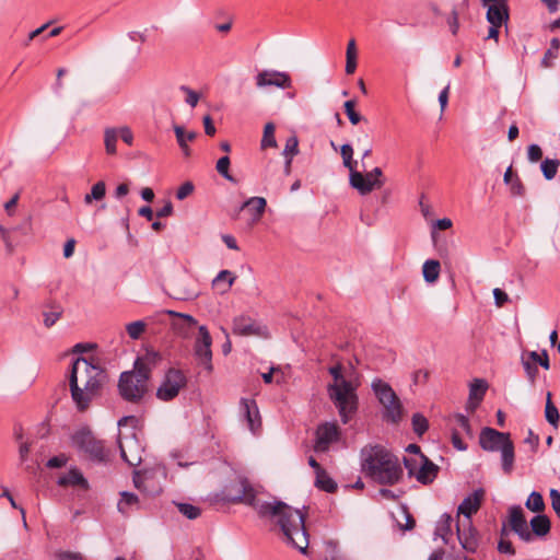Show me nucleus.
Here are the masks:
<instances>
[{
	"label": "nucleus",
	"instance_id": "1",
	"mask_svg": "<svg viewBox=\"0 0 560 560\" xmlns=\"http://www.w3.org/2000/svg\"><path fill=\"white\" fill-rule=\"evenodd\" d=\"M224 499L233 503L254 506L261 516H277L287 541L300 552L306 553L308 535L305 529L304 515L299 510H293L281 501L260 502L256 499V492L246 479H240L236 483L231 485Z\"/></svg>",
	"mask_w": 560,
	"mask_h": 560
},
{
	"label": "nucleus",
	"instance_id": "2",
	"mask_svg": "<svg viewBox=\"0 0 560 560\" xmlns=\"http://www.w3.org/2000/svg\"><path fill=\"white\" fill-rule=\"evenodd\" d=\"M106 378L105 371L89 360L79 357L73 361L69 386L72 400L79 410L83 411L89 407L92 399L100 394Z\"/></svg>",
	"mask_w": 560,
	"mask_h": 560
},
{
	"label": "nucleus",
	"instance_id": "3",
	"mask_svg": "<svg viewBox=\"0 0 560 560\" xmlns=\"http://www.w3.org/2000/svg\"><path fill=\"white\" fill-rule=\"evenodd\" d=\"M362 472L373 481L396 485L402 477V468L394 454L380 444H368L360 452Z\"/></svg>",
	"mask_w": 560,
	"mask_h": 560
},
{
	"label": "nucleus",
	"instance_id": "4",
	"mask_svg": "<svg viewBox=\"0 0 560 560\" xmlns=\"http://www.w3.org/2000/svg\"><path fill=\"white\" fill-rule=\"evenodd\" d=\"M150 366L141 360H136L133 371L122 372L118 382L120 396L130 402L140 401L148 390Z\"/></svg>",
	"mask_w": 560,
	"mask_h": 560
},
{
	"label": "nucleus",
	"instance_id": "5",
	"mask_svg": "<svg viewBox=\"0 0 560 560\" xmlns=\"http://www.w3.org/2000/svg\"><path fill=\"white\" fill-rule=\"evenodd\" d=\"M327 393L340 415L341 421L348 423L358 408V396L352 382L328 385Z\"/></svg>",
	"mask_w": 560,
	"mask_h": 560
},
{
	"label": "nucleus",
	"instance_id": "6",
	"mask_svg": "<svg viewBox=\"0 0 560 560\" xmlns=\"http://www.w3.org/2000/svg\"><path fill=\"white\" fill-rule=\"evenodd\" d=\"M186 385L187 377L184 372L175 368H170L156 389V397L162 401L173 400Z\"/></svg>",
	"mask_w": 560,
	"mask_h": 560
},
{
	"label": "nucleus",
	"instance_id": "7",
	"mask_svg": "<svg viewBox=\"0 0 560 560\" xmlns=\"http://www.w3.org/2000/svg\"><path fill=\"white\" fill-rule=\"evenodd\" d=\"M212 337L203 325L198 327V335L194 345V354L199 365H202L208 373L213 370L212 365Z\"/></svg>",
	"mask_w": 560,
	"mask_h": 560
},
{
	"label": "nucleus",
	"instance_id": "8",
	"mask_svg": "<svg viewBox=\"0 0 560 560\" xmlns=\"http://www.w3.org/2000/svg\"><path fill=\"white\" fill-rule=\"evenodd\" d=\"M118 446L121 458L129 466H138L142 462L143 447L133 431L127 434H120L118 438Z\"/></svg>",
	"mask_w": 560,
	"mask_h": 560
},
{
	"label": "nucleus",
	"instance_id": "9",
	"mask_svg": "<svg viewBox=\"0 0 560 560\" xmlns=\"http://www.w3.org/2000/svg\"><path fill=\"white\" fill-rule=\"evenodd\" d=\"M72 442L77 447L88 453L91 458L97 462L105 460L106 453L102 442L97 441L89 430L82 429L75 432Z\"/></svg>",
	"mask_w": 560,
	"mask_h": 560
},
{
	"label": "nucleus",
	"instance_id": "10",
	"mask_svg": "<svg viewBox=\"0 0 560 560\" xmlns=\"http://www.w3.org/2000/svg\"><path fill=\"white\" fill-rule=\"evenodd\" d=\"M509 525L521 540L529 542L533 540V533L528 528L523 509L520 505H513L509 509Z\"/></svg>",
	"mask_w": 560,
	"mask_h": 560
},
{
	"label": "nucleus",
	"instance_id": "11",
	"mask_svg": "<svg viewBox=\"0 0 560 560\" xmlns=\"http://www.w3.org/2000/svg\"><path fill=\"white\" fill-rule=\"evenodd\" d=\"M170 316L175 317L172 322V328L177 336L184 339H188L192 336L195 329H198L199 325L195 317L191 315L175 312L172 310L165 311Z\"/></svg>",
	"mask_w": 560,
	"mask_h": 560
},
{
	"label": "nucleus",
	"instance_id": "12",
	"mask_svg": "<svg viewBox=\"0 0 560 560\" xmlns=\"http://www.w3.org/2000/svg\"><path fill=\"white\" fill-rule=\"evenodd\" d=\"M256 86L264 89L267 86H277L280 89H288L291 86V79L285 72L276 70H262L256 78Z\"/></svg>",
	"mask_w": 560,
	"mask_h": 560
},
{
	"label": "nucleus",
	"instance_id": "13",
	"mask_svg": "<svg viewBox=\"0 0 560 560\" xmlns=\"http://www.w3.org/2000/svg\"><path fill=\"white\" fill-rule=\"evenodd\" d=\"M233 332L240 336L268 337L267 328L256 323L250 317L241 315L233 320Z\"/></svg>",
	"mask_w": 560,
	"mask_h": 560
},
{
	"label": "nucleus",
	"instance_id": "14",
	"mask_svg": "<svg viewBox=\"0 0 560 560\" xmlns=\"http://www.w3.org/2000/svg\"><path fill=\"white\" fill-rule=\"evenodd\" d=\"M508 440H510V433L500 432L488 427L481 430L479 436L480 446L488 452L501 450Z\"/></svg>",
	"mask_w": 560,
	"mask_h": 560
},
{
	"label": "nucleus",
	"instance_id": "15",
	"mask_svg": "<svg viewBox=\"0 0 560 560\" xmlns=\"http://www.w3.org/2000/svg\"><path fill=\"white\" fill-rule=\"evenodd\" d=\"M343 166L349 170V184L352 188H362V172L357 170L358 162L353 160V149L350 144L340 148Z\"/></svg>",
	"mask_w": 560,
	"mask_h": 560
},
{
	"label": "nucleus",
	"instance_id": "16",
	"mask_svg": "<svg viewBox=\"0 0 560 560\" xmlns=\"http://www.w3.org/2000/svg\"><path fill=\"white\" fill-rule=\"evenodd\" d=\"M339 428L336 422H326L316 432V452H326L332 442L339 439Z\"/></svg>",
	"mask_w": 560,
	"mask_h": 560
},
{
	"label": "nucleus",
	"instance_id": "17",
	"mask_svg": "<svg viewBox=\"0 0 560 560\" xmlns=\"http://www.w3.org/2000/svg\"><path fill=\"white\" fill-rule=\"evenodd\" d=\"M487 7L486 19L490 25L502 26L509 20V8L506 3L497 0H480Z\"/></svg>",
	"mask_w": 560,
	"mask_h": 560
},
{
	"label": "nucleus",
	"instance_id": "18",
	"mask_svg": "<svg viewBox=\"0 0 560 560\" xmlns=\"http://www.w3.org/2000/svg\"><path fill=\"white\" fill-rule=\"evenodd\" d=\"M383 171L381 167H374L372 171L366 174L362 173L363 186L362 188H354L360 195L365 196L373 191L374 189H378L384 185Z\"/></svg>",
	"mask_w": 560,
	"mask_h": 560
},
{
	"label": "nucleus",
	"instance_id": "19",
	"mask_svg": "<svg viewBox=\"0 0 560 560\" xmlns=\"http://www.w3.org/2000/svg\"><path fill=\"white\" fill-rule=\"evenodd\" d=\"M470 525V523H468ZM457 529V538L462 546V548L467 552H476L478 548V533L477 530L468 526V529H460L459 525L456 526Z\"/></svg>",
	"mask_w": 560,
	"mask_h": 560
},
{
	"label": "nucleus",
	"instance_id": "20",
	"mask_svg": "<svg viewBox=\"0 0 560 560\" xmlns=\"http://www.w3.org/2000/svg\"><path fill=\"white\" fill-rule=\"evenodd\" d=\"M483 497L482 490H476L471 495L465 498L458 506V513L463 514L470 523V516L476 513L481 504Z\"/></svg>",
	"mask_w": 560,
	"mask_h": 560
},
{
	"label": "nucleus",
	"instance_id": "21",
	"mask_svg": "<svg viewBox=\"0 0 560 560\" xmlns=\"http://www.w3.org/2000/svg\"><path fill=\"white\" fill-rule=\"evenodd\" d=\"M241 409L246 417L249 430L255 432L256 428L260 425L259 412L256 402L254 400L243 398L241 400Z\"/></svg>",
	"mask_w": 560,
	"mask_h": 560
},
{
	"label": "nucleus",
	"instance_id": "22",
	"mask_svg": "<svg viewBox=\"0 0 560 560\" xmlns=\"http://www.w3.org/2000/svg\"><path fill=\"white\" fill-rule=\"evenodd\" d=\"M57 483L60 487H78L83 490L89 487L86 479L77 468H72L66 475L59 477Z\"/></svg>",
	"mask_w": 560,
	"mask_h": 560
},
{
	"label": "nucleus",
	"instance_id": "23",
	"mask_svg": "<svg viewBox=\"0 0 560 560\" xmlns=\"http://www.w3.org/2000/svg\"><path fill=\"white\" fill-rule=\"evenodd\" d=\"M117 509L125 516L129 515L130 512L135 510H139L140 501L138 495L128 491H122L120 493V500L117 504Z\"/></svg>",
	"mask_w": 560,
	"mask_h": 560
},
{
	"label": "nucleus",
	"instance_id": "24",
	"mask_svg": "<svg viewBox=\"0 0 560 560\" xmlns=\"http://www.w3.org/2000/svg\"><path fill=\"white\" fill-rule=\"evenodd\" d=\"M438 471L439 467L427 457L415 478L422 485H429L435 479Z\"/></svg>",
	"mask_w": 560,
	"mask_h": 560
},
{
	"label": "nucleus",
	"instance_id": "25",
	"mask_svg": "<svg viewBox=\"0 0 560 560\" xmlns=\"http://www.w3.org/2000/svg\"><path fill=\"white\" fill-rule=\"evenodd\" d=\"M267 202L262 197H250L240 208V210L248 209L253 214L252 221L257 222L265 212Z\"/></svg>",
	"mask_w": 560,
	"mask_h": 560
},
{
	"label": "nucleus",
	"instance_id": "26",
	"mask_svg": "<svg viewBox=\"0 0 560 560\" xmlns=\"http://www.w3.org/2000/svg\"><path fill=\"white\" fill-rule=\"evenodd\" d=\"M530 533H533V537H545L550 532V520L545 514L535 515L530 522Z\"/></svg>",
	"mask_w": 560,
	"mask_h": 560
},
{
	"label": "nucleus",
	"instance_id": "27",
	"mask_svg": "<svg viewBox=\"0 0 560 560\" xmlns=\"http://www.w3.org/2000/svg\"><path fill=\"white\" fill-rule=\"evenodd\" d=\"M372 387L382 405L393 404L398 398L390 386L381 380L373 382Z\"/></svg>",
	"mask_w": 560,
	"mask_h": 560
},
{
	"label": "nucleus",
	"instance_id": "28",
	"mask_svg": "<svg viewBox=\"0 0 560 560\" xmlns=\"http://www.w3.org/2000/svg\"><path fill=\"white\" fill-rule=\"evenodd\" d=\"M501 465L502 469L506 475H510L514 468V445L513 442L508 440L501 450Z\"/></svg>",
	"mask_w": 560,
	"mask_h": 560
},
{
	"label": "nucleus",
	"instance_id": "29",
	"mask_svg": "<svg viewBox=\"0 0 560 560\" xmlns=\"http://www.w3.org/2000/svg\"><path fill=\"white\" fill-rule=\"evenodd\" d=\"M236 277L229 270H221L218 276L213 279V287L220 289L221 293H226L232 284L234 283Z\"/></svg>",
	"mask_w": 560,
	"mask_h": 560
},
{
	"label": "nucleus",
	"instance_id": "30",
	"mask_svg": "<svg viewBox=\"0 0 560 560\" xmlns=\"http://www.w3.org/2000/svg\"><path fill=\"white\" fill-rule=\"evenodd\" d=\"M174 132L178 142V145L183 150L185 155L189 154V148L187 142L194 141L197 137V133L195 131H186L184 127L182 126H175Z\"/></svg>",
	"mask_w": 560,
	"mask_h": 560
},
{
	"label": "nucleus",
	"instance_id": "31",
	"mask_svg": "<svg viewBox=\"0 0 560 560\" xmlns=\"http://www.w3.org/2000/svg\"><path fill=\"white\" fill-rule=\"evenodd\" d=\"M441 265L439 260L429 259L422 266L423 278L428 283H433L440 276Z\"/></svg>",
	"mask_w": 560,
	"mask_h": 560
},
{
	"label": "nucleus",
	"instance_id": "32",
	"mask_svg": "<svg viewBox=\"0 0 560 560\" xmlns=\"http://www.w3.org/2000/svg\"><path fill=\"white\" fill-rule=\"evenodd\" d=\"M451 524L452 517L448 514H443L438 522L435 536L441 537L444 544H448L450 535H451Z\"/></svg>",
	"mask_w": 560,
	"mask_h": 560
},
{
	"label": "nucleus",
	"instance_id": "33",
	"mask_svg": "<svg viewBox=\"0 0 560 560\" xmlns=\"http://www.w3.org/2000/svg\"><path fill=\"white\" fill-rule=\"evenodd\" d=\"M545 417H546V420L555 428H557L559 425V420H560L559 410L553 405V402L551 400L550 392H548L547 396H546Z\"/></svg>",
	"mask_w": 560,
	"mask_h": 560
},
{
	"label": "nucleus",
	"instance_id": "34",
	"mask_svg": "<svg viewBox=\"0 0 560 560\" xmlns=\"http://www.w3.org/2000/svg\"><path fill=\"white\" fill-rule=\"evenodd\" d=\"M560 48V40L558 38H552L550 42V47L545 52L540 65L542 68H551L553 65V60L558 57V50Z\"/></svg>",
	"mask_w": 560,
	"mask_h": 560
},
{
	"label": "nucleus",
	"instance_id": "35",
	"mask_svg": "<svg viewBox=\"0 0 560 560\" xmlns=\"http://www.w3.org/2000/svg\"><path fill=\"white\" fill-rule=\"evenodd\" d=\"M315 486L326 492H334L337 489V483L330 478L326 470H320L318 475H316Z\"/></svg>",
	"mask_w": 560,
	"mask_h": 560
},
{
	"label": "nucleus",
	"instance_id": "36",
	"mask_svg": "<svg viewBox=\"0 0 560 560\" xmlns=\"http://www.w3.org/2000/svg\"><path fill=\"white\" fill-rule=\"evenodd\" d=\"M487 389V382L480 378H476L469 386V398L476 399L477 401H482Z\"/></svg>",
	"mask_w": 560,
	"mask_h": 560
},
{
	"label": "nucleus",
	"instance_id": "37",
	"mask_svg": "<svg viewBox=\"0 0 560 560\" xmlns=\"http://www.w3.org/2000/svg\"><path fill=\"white\" fill-rule=\"evenodd\" d=\"M525 506L529 511L535 512V513L542 512L545 510V502H544L542 495L537 491H533L528 495Z\"/></svg>",
	"mask_w": 560,
	"mask_h": 560
},
{
	"label": "nucleus",
	"instance_id": "38",
	"mask_svg": "<svg viewBox=\"0 0 560 560\" xmlns=\"http://www.w3.org/2000/svg\"><path fill=\"white\" fill-rule=\"evenodd\" d=\"M106 194V186L104 182H97L91 188V191L84 196L86 205L92 203L93 200H102Z\"/></svg>",
	"mask_w": 560,
	"mask_h": 560
},
{
	"label": "nucleus",
	"instance_id": "39",
	"mask_svg": "<svg viewBox=\"0 0 560 560\" xmlns=\"http://www.w3.org/2000/svg\"><path fill=\"white\" fill-rule=\"evenodd\" d=\"M427 459V456L423 454H419L418 456L413 457H405L404 458V465L408 470V474L410 477H415L418 472V469L421 467L423 462Z\"/></svg>",
	"mask_w": 560,
	"mask_h": 560
},
{
	"label": "nucleus",
	"instance_id": "40",
	"mask_svg": "<svg viewBox=\"0 0 560 560\" xmlns=\"http://www.w3.org/2000/svg\"><path fill=\"white\" fill-rule=\"evenodd\" d=\"M559 164L560 162L557 159H546L541 162L540 168L547 180L555 178Z\"/></svg>",
	"mask_w": 560,
	"mask_h": 560
},
{
	"label": "nucleus",
	"instance_id": "41",
	"mask_svg": "<svg viewBox=\"0 0 560 560\" xmlns=\"http://www.w3.org/2000/svg\"><path fill=\"white\" fill-rule=\"evenodd\" d=\"M118 140V131L116 128H107L104 132L105 149L108 154L116 153V142Z\"/></svg>",
	"mask_w": 560,
	"mask_h": 560
},
{
	"label": "nucleus",
	"instance_id": "42",
	"mask_svg": "<svg viewBox=\"0 0 560 560\" xmlns=\"http://www.w3.org/2000/svg\"><path fill=\"white\" fill-rule=\"evenodd\" d=\"M453 422H454V427L453 428H457L458 431L462 433H465L467 434L468 436H472L474 435V432H472V429L470 427V423H469V420L466 416L462 415V413H456L453 416Z\"/></svg>",
	"mask_w": 560,
	"mask_h": 560
},
{
	"label": "nucleus",
	"instance_id": "43",
	"mask_svg": "<svg viewBox=\"0 0 560 560\" xmlns=\"http://www.w3.org/2000/svg\"><path fill=\"white\" fill-rule=\"evenodd\" d=\"M277 147V141L275 138V125L272 122H268L265 125L264 135L261 139V148H275Z\"/></svg>",
	"mask_w": 560,
	"mask_h": 560
},
{
	"label": "nucleus",
	"instance_id": "44",
	"mask_svg": "<svg viewBox=\"0 0 560 560\" xmlns=\"http://www.w3.org/2000/svg\"><path fill=\"white\" fill-rule=\"evenodd\" d=\"M386 412H385V417L393 421V422H396L397 420L400 419L401 417V406H400V402H399V399H395L393 404H385L383 405Z\"/></svg>",
	"mask_w": 560,
	"mask_h": 560
},
{
	"label": "nucleus",
	"instance_id": "45",
	"mask_svg": "<svg viewBox=\"0 0 560 560\" xmlns=\"http://www.w3.org/2000/svg\"><path fill=\"white\" fill-rule=\"evenodd\" d=\"M178 511L188 520H196L200 516L201 510L190 503H176Z\"/></svg>",
	"mask_w": 560,
	"mask_h": 560
},
{
	"label": "nucleus",
	"instance_id": "46",
	"mask_svg": "<svg viewBox=\"0 0 560 560\" xmlns=\"http://www.w3.org/2000/svg\"><path fill=\"white\" fill-rule=\"evenodd\" d=\"M230 163V158L228 155L222 156L218 160L215 168L226 180L235 183V178L229 172Z\"/></svg>",
	"mask_w": 560,
	"mask_h": 560
},
{
	"label": "nucleus",
	"instance_id": "47",
	"mask_svg": "<svg viewBox=\"0 0 560 560\" xmlns=\"http://www.w3.org/2000/svg\"><path fill=\"white\" fill-rule=\"evenodd\" d=\"M299 153V140L295 136L287 139L282 155L284 158L293 159Z\"/></svg>",
	"mask_w": 560,
	"mask_h": 560
},
{
	"label": "nucleus",
	"instance_id": "48",
	"mask_svg": "<svg viewBox=\"0 0 560 560\" xmlns=\"http://www.w3.org/2000/svg\"><path fill=\"white\" fill-rule=\"evenodd\" d=\"M126 330L131 339H138L145 330V324L142 320H136L132 323H129L126 326Z\"/></svg>",
	"mask_w": 560,
	"mask_h": 560
},
{
	"label": "nucleus",
	"instance_id": "49",
	"mask_svg": "<svg viewBox=\"0 0 560 560\" xmlns=\"http://www.w3.org/2000/svg\"><path fill=\"white\" fill-rule=\"evenodd\" d=\"M354 106H355L354 100H349V101L345 102V104H343L345 112H346L350 122L352 125H358L363 118L359 113H357L354 110Z\"/></svg>",
	"mask_w": 560,
	"mask_h": 560
},
{
	"label": "nucleus",
	"instance_id": "50",
	"mask_svg": "<svg viewBox=\"0 0 560 560\" xmlns=\"http://www.w3.org/2000/svg\"><path fill=\"white\" fill-rule=\"evenodd\" d=\"M325 560H349L343 553L340 552L334 541L326 544V558Z\"/></svg>",
	"mask_w": 560,
	"mask_h": 560
},
{
	"label": "nucleus",
	"instance_id": "51",
	"mask_svg": "<svg viewBox=\"0 0 560 560\" xmlns=\"http://www.w3.org/2000/svg\"><path fill=\"white\" fill-rule=\"evenodd\" d=\"M412 428L418 435H422L428 430V420L420 413L412 416Z\"/></svg>",
	"mask_w": 560,
	"mask_h": 560
},
{
	"label": "nucleus",
	"instance_id": "52",
	"mask_svg": "<svg viewBox=\"0 0 560 560\" xmlns=\"http://www.w3.org/2000/svg\"><path fill=\"white\" fill-rule=\"evenodd\" d=\"M170 296H172L175 300H179V301H188V300H192V299L197 298L198 293L194 290L177 289L174 292L170 293Z\"/></svg>",
	"mask_w": 560,
	"mask_h": 560
},
{
	"label": "nucleus",
	"instance_id": "53",
	"mask_svg": "<svg viewBox=\"0 0 560 560\" xmlns=\"http://www.w3.org/2000/svg\"><path fill=\"white\" fill-rule=\"evenodd\" d=\"M329 374L332 376L334 378V382L330 383L329 385H340L342 384L343 382H350L349 380H347L343 374H342V371H341V365L340 364H337L335 366H331L329 368Z\"/></svg>",
	"mask_w": 560,
	"mask_h": 560
},
{
	"label": "nucleus",
	"instance_id": "54",
	"mask_svg": "<svg viewBox=\"0 0 560 560\" xmlns=\"http://www.w3.org/2000/svg\"><path fill=\"white\" fill-rule=\"evenodd\" d=\"M529 358L535 362L541 365L545 370H548L550 368L549 365V358L547 354V351H542L541 353H538L536 351H532L529 353Z\"/></svg>",
	"mask_w": 560,
	"mask_h": 560
},
{
	"label": "nucleus",
	"instance_id": "55",
	"mask_svg": "<svg viewBox=\"0 0 560 560\" xmlns=\"http://www.w3.org/2000/svg\"><path fill=\"white\" fill-rule=\"evenodd\" d=\"M180 90L186 93V103L190 106V107H195L198 102H199V94L197 92H195L194 90H191L190 88L186 86V85H182L180 86Z\"/></svg>",
	"mask_w": 560,
	"mask_h": 560
},
{
	"label": "nucleus",
	"instance_id": "56",
	"mask_svg": "<svg viewBox=\"0 0 560 560\" xmlns=\"http://www.w3.org/2000/svg\"><path fill=\"white\" fill-rule=\"evenodd\" d=\"M446 23L450 27V31L453 35H456L459 30V22H458V11L456 8H454L450 14V16L446 20Z\"/></svg>",
	"mask_w": 560,
	"mask_h": 560
},
{
	"label": "nucleus",
	"instance_id": "57",
	"mask_svg": "<svg viewBox=\"0 0 560 560\" xmlns=\"http://www.w3.org/2000/svg\"><path fill=\"white\" fill-rule=\"evenodd\" d=\"M194 184L191 182H186L179 186L176 191V198L178 200H184L194 191Z\"/></svg>",
	"mask_w": 560,
	"mask_h": 560
},
{
	"label": "nucleus",
	"instance_id": "58",
	"mask_svg": "<svg viewBox=\"0 0 560 560\" xmlns=\"http://www.w3.org/2000/svg\"><path fill=\"white\" fill-rule=\"evenodd\" d=\"M452 444L458 451H466L467 445L464 443L460 432L457 428H452Z\"/></svg>",
	"mask_w": 560,
	"mask_h": 560
},
{
	"label": "nucleus",
	"instance_id": "59",
	"mask_svg": "<svg viewBox=\"0 0 560 560\" xmlns=\"http://www.w3.org/2000/svg\"><path fill=\"white\" fill-rule=\"evenodd\" d=\"M542 156V151L538 144H530L527 149V158L532 163L539 161Z\"/></svg>",
	"mask_w": 560,
	"mask_h": 560
},
{
	"label": "nucleus",
	"instance_id": "60",
	"mask_svg": "<svg viewBox=\"0 0 560 560\" xmlns=\"http://www.w3.org/2000/svg\"><path fill=\"white\" fill-rule=\"evenodd\" d=\"M68 462V457L65 454L54 456L46 463L48 468H60L63 467Z\"/></svg>",
	"mask_w": 560,
	"mask_h": 560
},
{
	"label": "nucleus",
	"instance_id": "61",
	"mask_svg": "<svg viewBox=\"0 0 560 560\" xmlns=\"http://www.w3.org/2000/svg\"><path fill=\"white\" fill-rule=\"evenodd\" d=\"M61 315L60 311H52V312H45L44 313V325L47 328H50L56 324V322L59 319Z\"/></svg>",
	"mask_w": 560,
	"mask_h": 560
},
{
	"label": "nucleus",
	"instance_id": "62",
	"mask_svg": "<svg viewBox=\"0 0 560 560\" xmlns=\"http://www.w3.org/2000/svg\"><path fill=\"white\" fill-rule=\"evenodd\" d=\"M493 298L498 307H502L509 301V295L499 288L493 289Z\"/></svg>",
	"mask_w": 560,
	"mask_h": 560
},
{
	"label": "nucleus",
	"instance_id": "63",
	"mask_svg": "<svg viewBox=\"0 0 560 560\" xmlns=\"http://www.w3.org/2000/svg\"><path fill=\"white\" fill-rule=\"evenodd\" d=\"M549 495L551 499V506L555 513L560 517V492L557 489H551Z\"/></svg>",
	"mask_w": 560,
	"mask_h": 560
},
{
	"label": "nucleus",
	"instance_id": "64",
	"mask_svg": "<svg viewBox=\"0 0 560 560\" xmlns=\"http://www.w3.org/2000/svg\"><path fill=\"white\" fill-rule=\"evenodd\" d=\"M59 560H84L80 552L60 551L57 553Z\"/></svg>",
	"mask_w": 560,
	"mask_h": 560
}]
</instances>
